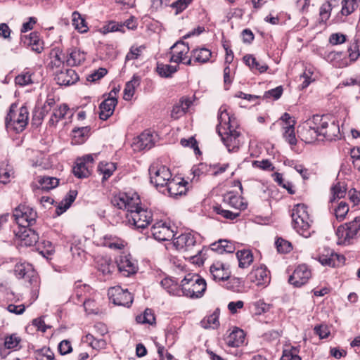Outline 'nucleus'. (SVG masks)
Here are the masks:
<instances>
[{
  "mask_svg": "<svg viewBox=\"0 0 360 360\" xmlns=\"http://www.w3.org/2000/svg\"><path fill=\"white\" fill-rule=\"evenodd\" d=\"M112 204L127 211V222L134 229H143L153 221V212L140 205L141 200L136 193H121L115 195L112 199Z\"/></svg>",
  "mask_w": 360,
  "mask_h": 360,
  "instance_id": "1",
  "label": "nucleus"
},
{
  "mask_svg": "<svg viewBox=\"0 0 360 360\" xmlns=\"http://www.w3.org/2000/svg\"><path fill=\"white\" fill-rule=\"evenodd\" d=\"M233 118L225 108L221 107L219 112L218 134L229 153L237 152L243 143V137L233 125Z\"/></svg>",
  "mask_w": 360,
  "mask_h": 360,
  "instance_id": "2",
  "label": "nucleus"
},
{
  "mask_svg": "<svg viewBox=\"0 0 360 360\" xmlns=\"http://www.w3.org/2000/svg\"><path fill=\"white\" fill-rule=\"evenodd\" d=\"M17 107L15 103L10 106L9 112L5 119V124L7 130L20 133L25 129L28 124L29 112L25 105L19 109H17Z\"/></svg>",
  "mask_w": 360,
  "mask_h": 360,
  "instance_id": "3",
  "label": "nucleus"
},
{
  "mask_svg": "<svg viewBox=\"0 0 360 360\" xmlns=\"http://www.w3.org/2000/svg\"><path fill=\"white\" fill-rule=\"evenodd\" d=\"M206 288L205 280L198 274H188L181 282V290L183 295L191 298L201 297Z\"/></svg>",
  "mask_w": 360,
  "mask_h": 360,
  "instance_id": "4",
  "label": "nucleus"
},
{
  "mask_svg": "<svg viewBox=\"0 0 360 360\" xmlns=\"http://www.w3.org/2000/svg\"><path fill=\"white\" fill-rule=\"evenodd\" d=\"M320 141H335L340 139V127L334 117L328 115H319Z\"/></svg>",
  "mask_w": 360,
  "mask_h": 360,
  "instance_id": "5",
  "label": "nucleus"
},
{
  "mask_svg": "<svg viewBox=\"0 0 360 360\" xmlns=\"http://www.w3.org/2000/svg\"><path fill=\"white\" fill-rule=\"evenodd\" d=\"M318 123L319 115H314L298 127L297 132L302 141L308 143L320 141Z\"/></svg>",
  "mask_w": 360,
  "mask_h": 360,
  "instance_id": "6",
  "label": "nucleus"
},
{
  "mask_svg": "<svg viewBox=\"0 0 360 360\" xmlns=\"http://www.w3.org/2000/svg\"><path fill=\"white\" fill-rule=\"evenodd\" d=\"M360 231V217H355L352 221L340 225L336 231L338 245H349L350 240L356 237Z\"/></svg>",
  "mask_w": 360,
  "mask_h": 360,
  "instance_id": "7",
  "label": "nucleus"
},
{
  "mask_svg": "<svg viewBox=\"0 0 360 360\" xmlns=\"http://www.w3.org/2000/svg\"><path fill=\"white\" fill-rule=\"evenodd\" d=\"M12 217L18 225V229L30 227L36 222L37 212L32 207L20 205L14 210Z\"/></svg>",
  "mask_w": 360,
  "mask_h": 360,
  "instance_id": "8",
  "label": "nucleus"
},
{
  "mask_svg": "<svg viewBox=\"0 0 360 360\" xmlns=\"http://www.w3.org/2000/svg\"><path fill=\"white\" fill-rule=\"evenodd\" d=\"M150 182L161 191L171 181L172 174L169 169L164 165H152L149 168Z\"/></svg>",
  "mask_w": 360,
  "mask_h": 360,
  "instance_id": "9",
  "label": "nucleus"
},
{
  "mask_svg": "<svg viewBox=\"0 0 360 360\" xmlns=\"http://www.w3.org/2000/svg\"><path fill=\"white\" fill-rule=\"evenodd\" d=\"M109 300L115 304L129 307L133 302L131 294L120 286L110 288L108 291Z\"/></svg>",
  "mask_w": 360,
  "mask_h": 360,
  "instance_id": "10",
  "label": "nucleus"
},
{
  "mask_svg": "<svg viewBox=\"0 0 360 360\" xmlns=\"http://www.w3.org/2000/svg\"><path fill=\"white\" fill-rule=\"evenodd\" d=\"M311 277V271L306 264H300L296 267L289 277L288 282L295 287H301L307 283Z\"/></svg>",
  "mask_w": 360,
  "mask_h": 360,
  "instance_id": "11",
  "label": "nucleus"
},
{
  "mask_svg": "<svg viewBox=\"0 0 360 360\" xmlns=\"http://www.w3.org/2000/svg\"><path fill=\"white\" fill-rule=\"evenodd\" d=\"M151 234L158 241H166L173 239L174 231L166 222L162 221L154 224L151 227Z\"/></svg>",
  "mask_w": 360,
  "mask_h": 360,
  "instance_id": "12",
  "label": "nucleus"
},
{
  "mask_svg": "<svg viewBox=\"0 0 360 360\" xmlns=\"http://www.w3.org/2000/svg\"><path fill=\"white\" fill-rule=\"evenodd\" d=\"M189 46L183 41H178L171 46L168 54L170 55L169 62L176 64L184 62L189 52Z\"/></svg>",
  "mask_w": 360,
  "mask_h": 360,
  "instance_id": "13",
  "label": "nucleus"
},
{
  "mask_svg": "<svg viewBox=\"0 0 360 360\" xmlns=\"http://www.w3.org/2000/svg\"><path fill=\"white\" fill-rule=\"evenodd\" d=\"M195 245V238L191 233H184L173 238V245L179 251H192Z\"/></svg>",
  "mask_w": 360,
  "mask_h": 360,
  "instance_id": "14",
  "label": "nucleus"
},
{
  "mask_svg": "<svg viewBox=\"0 0 360 360\" xmlns=\"http://www.w3.org/2000/svg\"><path fill=\"white\" fill-rule=\"evenodd\" d=\"M117 268L124 276H129L135 274L138 269L136 260L132 258L130 255H123L120 257L117 262Z\"/></svg>",
  "mask_w": 360,
  "mask_h": 360,
  "instance_id": "15",
  "label": "nucleus"
},
{
  "mask_svg": "<svg viewBox=\"0 0 360 360\" xmlns=\"http://www.w3.org/2000/svg\"><path fill=\"white\" fill-rule=\"evenodd\" d=\"M20 41L25 46L30 47L33 51L37 53H41L44 50V41L37 32L21 36Z\"/></svg>",
  "mask_w": 360,
  "mask_h": 360,
  "instance_id": "16",
  "label": "nucleus"
},
{
  "mask_svg": "<svg viewBox=\"0 0 360 360\" xmlns=\"http://www.w3.org/2000/svg\"><path fill=\"white\" fill-rule=\"evenodd\" d=\"M15 234L20 239L21 245L32 246L35 245L39 240L38 234L35 231L29 227H20L15 231Z\"/></svg>",
  "mask_w": 360,
  "mask_h": 360,
  "instance_id": "17",
  "label": "nucleus"
},
{
  "mask_svg": "<svg viewBox=\"0 0 360 360\" xmlns=\"http://www.w3.org/2000/svg\"><path fill=\"white\" fill-rule=\"evenodd\" d=\"M248 278L252 283L257 286L266 285L270 282L269 272L265 266L252 269Z\"/></svg>",
  "mask_w": 360,
  "mask_h": 360,
  "instance_id": "18",
  "label": "nucleus"
},
{
  "mask_svg": "<svg viewBox=\"0 0 360 360\" xmlns=\"http://www.w3.org/2000/svg\"><path fill=\"white\" fill-rule=\"evenodd\" d=\"M79 79V77L72 69H65L56 72L55 80L60 86H70L75 84Z\"/></svg>",
  "mask_w": 360,
  "mask_h": 360,
  "instance_id": "19",
  "label": "nucleus"
},
{
  "mask_svg": "<svg viewBox=\"0 0 360 360\" xmlns=\"http://www.w3.org/2000/svg\"><path fill=\"white\" fill-rule=\"evenodd\" d=\"M117 104V98L111 96L105 99L99 105V117L101 120H108L114 112Z\"/></svg>",
  "mask_w": 360,
  "mask_h": 360,
  "instance_id": "20",
  "label": "nucleus"
},
{
  "mask_svg": "<svg viewBox=\"0 0 360 360\" xmlns=\"http://www.w3.org/2000/svg\"><path fill=\"white\" fill-rule=\"evenodd\" d=\"M155 136L149 131H143L139 136L136 141L134 143L136 149H150L155 144Z\"/></svg>",
  "mask_w": 360,
  "mask_h": 360,
  "instance_id": "21",
  "label": "nucleus"
},
{
  "mask_svg": "<svg viewBox=\"0 0 360 360\" xmlns=\"http://www.w3.org/2000/svg\"><path fill=\"white\" fill-rule=\"evenodd\" d=\"M210 273L214 281H226L230 277L231 272L226 264L217 262L210 266Z\"/></svg>",
  "mask_w": 360,
  "mask_h": 360,
  "instance_id": "22",
  "label": "nucleus"
},
{
  "mask_svg": "<svg viewBox=\"0 0 360 360\" xmlns=\"http://www.w3.org/2000/svg\"><path fill=\"white\" fill-rule=\"evenodd\" d=\"M312 220L310 216L300 217L297 219H292V226L296 231L302 236L307 238L310 236V227Z\"/></svg>",
  "mask_w": 360,
  "mask_h": 360,
  "instance_id": "23",
  "label": "nucleus"
},
{
  "mask_svg": "<svg viewBox=\"0 0 360 360\" xmlns=\"http://www.w3.org/2000/svg\"><path fill=\"white\" fill-rule=\"evenodd\" d=\"M186 184L183 181H176L174 179H171L161 192L163 193L167 192L172 197L181 195L186 193Z\"/></svg>",
  "mask_w": 360,
  "mask_h": 360,
  "instance_id": "24",
  "label": "nucleus"
},
{
  "mask_svg": "<svg viewBox=\"0 0 360 360\" xmlns=\"http://www.w3.org/2000/svg\"><path fill=\"white\" fill-rule=\"evenodd\" d=\"M192 103L193 101L191 98L182 97L179 102L173 106L171 117L174 120L179 119L186 113Z\"/></svg>",
  "mask_w": 360,
  "mask_h": 360,
  "instance_id": "25",
  "label": "nucleus"
},
{
  "mask_svg": "<svg viewBox=\"0 0 360 360\" xmlns=\"http://www.w3.org/2000/svg\"><path fill=\"white\" fill-rule=\"evenodd\" d=\"M318 260L323 265L329 266H335V259H339V255L335 253L333 250L328 248H324L319 251L318 255Z\"/></svg>",
  "mask_w": 360,
  "mask_h": 360,
  "instance_id": "26",
  "label": "nucleus"
},
{
  "mask_svg": "<svg viewBox=\"0 0 360 360\" xmlns=\"http://www.w3.org/2000/svg\"><path fill=\"white\" fill-rule=\"evenodd\" d=\"M90 291V287L85 284H81L80 281L75 283L74 292L71 296V300L75 304H79L85 298H87V294Z\"/></svg>",
  "mask_w": 360,
  "mask_h": 360,
  "instance_id": "27",
  "label": "nucleus"
},
{
  "mask_svg": "<svg viewBox=\"0 0 360 360\" xmlns=\"http://www.w3.org/2000/svg\"><path fill=\"white\" fill-rule=\"evenodd\" d=\"M211 250L219 254L232 253L236 250L235 244L228 240L220 239L210 245Z\"/></svg>",
  "mask_w": 360,
  "mask_h": 360,
  "instance_id": "28",
  "label": "nucleus"
},
{
  "mask_svg": "<svg viewBox=\"0 0 360 360\" xmlns=\"http://www.w3.org/2000/svg\"><path fill=\"white\" fill-rule=\"evenodd\" d=\"M243 198L236 195L233 192H228L224 196V202H227L231 207L244 210L247 208L248 204L244 202Z\"/></svg>",
  "mask_w": 360,
  "mask_h": 360,
  "instance_id": "29",
  "label": "nucleus"
},
{
  "mask_svg": "<svg viewBox=\"0 0 360 360\" xmlns=\"http://www.w3.org/2000/svg\"><path fill=\"white\" fill-rule=\"evenodd\" d=\"M141 78L137 75H134L131 79L127 82L124 89V99L129 101L133 97L136 89L140 85Z\"/></svg>",
  "mask_w": 360,
  "mask_h": 360,
  "instance_id": "30",
  "label": "nucleus"
},
{
  "mask_svg": "<svg viewBox=\"0 0 360 360\" xmlns=\"http://www.w3.org/2000/svg\"><path fill=\"white\" fill-rule=\"evenodd\" d=\"M245 341V333L243 330L236 328L227 336L226 343L232 347H238L240 346Z\"/></svg>",
  "mask_w": 360,
  "mask_h": 360,
  "instance_id": "31",
  "label": "nucleus"
},
{
  "mask_svg": "<svg viewBox=\"0 0 360 360\" xmlns=\"http://www.w3.org/2000/svg\"><path fill=\"white\" fill-rule=\"evenodd\" d=\"M344 54L342 51H330L326 55V59L336 68H344L348 65V63L343 58Z\"/></svg>",
  "mask_w": 360,
  "mask_h": 360,
  "instance_id": "32",
  "label": "nucleus"
},
{
  "mask_svg": "<svg viewBox=\"0 0 360 360\" xmlns=\"http://www.w3.org/2000/svg\"><path fill=\"white\" fill-rule=\"evenodd\" d=\"M220 314V309L217 308L212 314L205 317L201 321L200 325L205 329L217 328L219 326V317Z\"/></svg>",
  "mask_w": 360,
  "mask_h": 360,
  "instance_id": "33",
  "label": "nucleus"
},
{
  "mask_svg": "<svg viewBox=\"0 0 360 360\" xmlns=\"http://www.w3.org/2000/svg\"><path fill=\"white\" fill-rule=\"evenodd\" d=\"M243 60L245 63L252 70H257L260 73H263L266 72L268 69V65L258 61L252 55H245L243 57Z\"/></svg>",
  "mask_w": 360,
  "mask_h": 360,
  "instance_id": "34",
  "label": "nucleus"
},
{
  "mask_svg": "<svg viewBox=\"0 0 360 360\" xmlns=\"http://www.w3.org/2000/svg\"><path fill=\"white\" fill-rule=\"evenodd\" d=\"M236 257L238 261V266L242 269L248 268L253 262L252 253L249 250L238 251Z\"/></svg>",
  "mask_w": 360,
  "mask_h": 360,
  "instance_id": "35",
  "label": "nucleus"
},
{
  "mask_svg": "<svg viewBox=\"0 0 360 360\" xmlns=\"http://www.w3.org/2000/svg\"><path fill=\"white\" fill-rule=\"evenodd\" d=\"M14 272L18 278H30L34 277V271L29 264H17L15 266Z\"/></svg>",
  "mask_w": 360,
  "mask_h": 360,
  "instance_id": "36",
  "label": "nucleus"
},
{
  "mask_svg": "<svg viewBox=\"0 0 360 360\" xmlns=\"http://www.w3.org/2000/svg\"><path fill=\"white\" fill-rule=\"evenodd\" d=\"M68 110L69 107L66 104H62L58 108H55L49 121V126H56L60 120L65 117Z\"/></svg>",
  "mask_w": 360,
  "mask_h": 360,
  "instance_id": "37",
  "label": "nucleus"
},
{
  "mask_svg": "<svg viewBox=\"0 0 360 360\" xmlns=\"http://www.w3.org/2000/svg\"><path fill=\"white\" fill-rule=\"evenodd\" d=\"M191 53L193 60L200 63L207 62L212 56L211 51L206 48L195 49Z\"/></svg>",
  "mask_w": 360,
  "mask_h": 360,
  "instance_id": "38",
  "label": "nucleus"
},
{
  "mask_svg": "<svg viewBox=\"0 0 360 360\" xmlns=\"http://www.w3.org/2000/svg\"><path fill=\"white\" fill-rule=\"evenodd\" d=\"M86 56L85 53L81 51L79 49H74L70 53L69 58L67 62L69 65L76 66L79 65L82 63L85 60Z\"/></svg>",
  "mask_w": 360,
  "mask_h": 360,
  "instance_id": "39",
  "label": "nucleus"
},
{
  "mask_svg": "<svg viewBox=\"0 0 360 360\" xmlns=\"http://www.w3.org/2000/svg\"><path fill=\"white\" fill-rule=\"evenodd\" d=\"M72 25L75 28L81 33L87 32L88 27L85 19L77 11H74L72 14Z\"/></svg>",
  "mask_w": 360,
  "mask_h": 360,
  "instance_id": "40",
  "label": "nucleus"
},
{
  "mask_svg": "<svg viewBox=\"0 0 360 360\" xmlns=\"http://www.w3.org/2000/svg\"><path fill=\"white\" fill-rule=\"evenodd\" d=\"M332 198L330 199V202H333L336 199L344 198L347 193V188L344 183L338 182L334 184L331 188Z\"/></svg>",
  "mask_w": 360,
  "mask_h": 360,
  "instance_id": "41",
  "label": "nucleus"
},
{
  "mask_svg": "<svg viewBox=\"0 0 360 360\" xmlns=\"http://www.w3.org/2000/svg\"><path fill=\"white\" fill-rule=\"evenodd\" d=\"M90 166L84 165V162L77 160L76 165L73 167L72 171L75 176L82 179L88 177L90 174Z\"/></svg>",
  "mask_w": 360,
  "mask_h": 360,
  "instance_id": "42",
  "label": "nucleus"
},
{
  "mask_svg": "<svg viewBox=\"0 0 360 360\" xmlns=\"http://www.w3.org/2000/svg\"><path fill=\"white\" fill-rule=\"evenodd\" d=\"M116 169V167L112 162H101L98 166V171L103 174V181L111 176Z\"/></svg>",
  "mask_w": 360,
  "mask_h": 360,
  "instance_id": "43",
  "label": "nucleus"
},
{
  "mask_svg": "<svg viewBox=\"0 0 360 360\" xmlns=\"http://www.w3.org/2000/svg\"><path fill=\"white\" fill-rule=\"evenodd\" d=\"M136 321L139 323L153 325L155 323V317L153 310L147 308L143 314L136 316Z\"/></svg>",
  "mask_w": 360,
  "mask_h": 360,
  "instance_id": "44",
  "label": "nucleus"
},
{
  "mask_svg": "<svg viewBox=\"0 0 360 360\" xmlns=\"http://www.w3.org/2000/svg\"><path fill=\"white\" fill-rule=\"evenodd\" d=\"M178 70V65L158 64L157 72L162 77H170Z\"/></svg>",
  "mask_w": 360,
  "mask_h": 360,
  "instance_id": "45",
  "label": "nucleus"
},
{
  "mask_svg": "<svg viewBox=\"0 0 360 360\" xmlns=\"http://www.w3.org/2000/svg\"><path fill=\"white\" fill-rule=\"evenodd\" d=\"M39 183L41 189L49 191L56 188L59 184V179L56 177L44 176L39 178Z\"/></svg>",
  "mask_w": 360,
  "mask_h": 360,
  "instance_id": "46",
  "label": "nucleus"
},
{
  "mask_svg": "<svg viewBox=\"0 0 360 360\" xmlns=\"http://www.w3.org/2000/svg\"><path fill=\"white\" fill-rule=\"evenodd\" d=\"M348 58L351 63H354L360 56V43L358 40H354L347 48Z\"/></svg>",
  "mask_w": 360,
  "mask_h": 360,
  "instance_id": "47",
  "label": "nucleus"
},
{
  "mask_svg": "<svg viewBox=\"0 0 360 360\" xmlns=\"http://www.w3.org/2000/svg\"><path fill=\"white\" fill-rule=\"evenodd\" d=\"M283 137L287 142H288L291 146H295L297 144V139L295 137V127L293 126V123L290 125L283 126Z\"/></svg>",
  "mask_w": 360,
  "mask_h": 360,
  "instance_id": "48",
  "label": "nucleus"
},
{
  "mask_svg": "<svg viewBox=\"0 0 360 360\" xmlns=\"http://www.w3.org/2000/svg\"><path fill=\"white\" fill-rule=\"evenodd\" d=\"M332 11L331 4L328 1L323 4L319 9V23H326L330 16Z\"/></svg>",
  "mask_w": 360,
  "mask_h": 360,
  "instance_id": "49",
  "label": "nucleus"
},
{
  "mask_svg": "<svg viewBox=\"0 0 360 360\" xmlns=\"http://www.w3.org/2000/svg\"><path fill=\"white\" fill-rule=\"evenodd\" d=\"M357 6L356 0H342L341 13L343 15L347 16L353 13Z\"/></svg>",
  "mask_w": 360,
  "mask_h": 360,
  "instance_id": "50",
  "label": "nucleus"
},
{
  "mask_svg": "<svg viewBox=\"0 0 360 360\" xmlns=\"http://www.w3.org/2000/svg\"><path fill=\"white\" fill-rule=\"evenodd\" d=\"M349 212V205L347 202H340L338 207L334 210V214L336 219L339 221H342L345 219L347 214Z\"/></svg>",
  "mask_w": 360,
  "mask_h": 360,
  "instance_id": "51",
  "label": "nucleus"
},
{
  "mask_svg": "<svg viewBox=\"0 0 360 360\" xmlns=\"http://www.w3.org/2000/svg\"><path fill=\"white\" fill-rule=\"evenodd\" d=\"M160 284L169 294L176 295L179 287L177 283L172 278H165L161 281Z\"/></svg>",
  "mask_w": 360,
  "mask_h": 360,
  "instance_id": "52",
  "label": "nucleus"
},
{
  "mask_svg": "<svg viewBox=\"0 0 360 360\" xmlns=\"http://www.w3.org/2000/svg\"><path fill=\"white\" fill-rule=\"evenodd\" d=\"M275 245L277 250L280 253L286 254L290 252L292 250V246L290 242L282 238H278Z\"/></svg>",
  "mask_w": 360,
  "mask_h": 360,
  "instance_id": "53",
  "label": "nucleus"
},
{
  "mask_svg": "<svg viewBox=\"0 0 360 360\" xmlns=\"http://www.w3.org/2000/svg\"><path fill=\"white\" fill-rule=\"evenodd\" d=\"M309 215L307 207L304 204H297L296 205L294 208L292 209V219H297L300 217H306L307 216Z\"/></svg>",
  "mask_w": 360,
  "mask_h": 360,
  "instance_id": "54",
  "label": "nucleus"
},
{
  "mask_svg": "<svg viewBox=\"0 0 360 360\" xmlns=\"http://www.w3.org/2000/svg\"><path fill=\"white\" fill-rule=\"evenodd\" d=\"M283 86H278L274 89L265 91L262 98L264 99H272L274 101H276L281 98V96L283 94Z\"/></svg>",
  "mask_w": 360,
  "mask_h": 360,
  "instance_id": "55",
  "label": "nucleus"
},
{
  "mask_svg": "<svg viewBox=\"0 0 360 360\" xmlns=\"http://www.w3.org/2000/svg\"><path fill=\"white\" fill-rule=\"evenodd\" d=\"M145 49L146 46L144 45H141L138 47L131 46L129 49V51L126 55V60L137 59Z\"/></svg>",
  "mask_w": 360,
  "mask_h": 360,
  "instance_id": "56",
  "label": "nucleus"
},
{
  "mask_svg": "<svg viewBox=\"0 0 360 360\" xmlns=\"http://www.w3.org/2000/svg\"><path fill=\"white\" fill-rule=\"evenodd\" d=\"M281 360H302L301 357L298 355V350L295 347H292L290 349H285Z\"/></svg>",
  "mask_w": 360,
  "mask_h": 360,
  "instance_id": "57",
  "label": "nucleus"
},
{
  "mask_svg": "<svg viewBox=\"0 0 360 360\" xmlns=\"http://www.w3.org/2000/svg\"><path fill=\"white\" fill-rule=\"evenodd\" d=\"M103 33H108L112 32H124V25L122 24H119L116 22L111 21L109 22L107 25L103 27Z\"/></svg>",
  "mask_w": 360,
  "mask_h": 360,
  "instance_id": "58",
  "label": "nucleus"
},
{
  "mask_svg": "<svg viewBox=\"0 0 360 360\" xmlns=\"http://www.w3.org/2000/svg\"><path fill=\"white\" fill-rule=\"evenodd\" d=\"M90 129L88 127H84L80 128H75L72 129V133L75 139L78 138L77 142H82L84 138L88 135Z\"/></svg>",
  "mask_w": 360,
  "mask_h": 360,
  "instance_id": "59",
  "label": "nucleus"
},
{
  "mask_svg": "<svg viewBox=\"0 0 360 360\" xmlns=\"http://www.w3.org/2000/svg\"><path fill=\"white\" fill-rule=\"evenodd\" d=\"M214 210L217 214L221 215L222 217H224L226 219H231V220L236 219L240 214L239 212L235 213V212H231L229 210H224L220 206L214 207Z\"/></svg>",
  "mask_w": 360,
  "mask_h": 360,
  "instance_id": "60",
  "label": "nucleus"
},
{
  "mask_svg": "<svg viewBox=\"0 0 360 360\" xmlns=\"http://www.w3.org/2000/svg\"><path fill=\"white\" fill-rule=\"evenodd\" d=\"M192 0H177L171 4V7L176 9L175 15L184 11L191 3Z\"/></svg>",
  "mask_w": 360,
  "mask_h": 360,
  "instance_id": "61",
  "label": "nucleus"
},
{
  "mask_svg": "<svg viewBox=\"0 0 360 360\" xmlns=\"http://www.w3.org/2000/svg\"><path fill=\"white\" fill-rule=\"evenodd\" d=\"M15 82L16 84L23 86H26L29 84L32 83L31 75L29 74V72H25L22 73L20 75H18L15 78Z\"/></svg>",
  "mask_w": 360,
  "mask_h": 360,
  "instance_id": "62",
  "label": "nucleus"
},
{
  "mask_svg": "<svg viewBox=\"0 0 360 360\" xmlns=\"http://www.w3.org/2000/svg\"><path fill=\"white\" fill-rule=\"evenodd\" d=\"M38 360H53L54 354L49 347H43L37 351Z\"/></svg>",
  "mask_w": 360,
  "mask_h": 360,
  "instance_id": "63",
  "label": "nucleus"
},
{
  "mask_svg": "<svg viewBox=\"0 0 360 360\" xmlns=\"http://www.w3.org/2000/svg\"><path fill=\"white\" fill-rule=\"evenodd\" d=\"M180 143L184 147L193 148L195 153H200L198 143L194 137L191 136L188 139H181Z\"/></svg>",
  "mask_w": 360,
  "mask_h": 360,
  "instance_id": "64",
  "label": "nucleus"
}]
</instances>
